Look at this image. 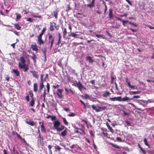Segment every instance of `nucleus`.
<instances>
[{"mask_svg":"<svg viewBox=\"0 0 154 154\" xmlns=\"http://www.w3.org/2000/svg\"><path fill=\"white\" fill-rule=\"evenodd\" d=\"M102 134L105 137H108V134L106 132H102Z\"/></svg>","mask_w":154,"mask_h":154,"instance_id":"nucleus-59","label":"nucleus"},{"mask_svg":"<svg viewBox=\"0 0 154 154\" xmlns=\"http://www.w3.org/2000/svg\"><path fill=\"white\" fill-rule=\"evenodd\" d=\"M89 133L91 135V136L92 137L94 136V134L93 133V131L92 130H91L89 131Z\"/></svg>","mask_w":154,"mask_h":154,"instance_id":"nucleus-52","label":"nucleus"},{"mask_svg":"<svg viewBox=\"0 0 154 154\" xmlns=\"http://www.w3.org/2000/svg\"><path fill=\"white\" fill-rule=\"evenodd\" d=\"M95 0H92L90 4H87V6L90 8L93 7L94 6Z\"/></svg>","mask_w":154,"mask_h":154,"instance_id":"nucleus-14","label":"nucleus"},{"mask_svg":"<svg viewBox=\"0 0 154 154\" xmlns=\"http://www.w3.org/2000/svg\"><path fill=\"white\" fill-rule=\"evenodd\" d=\"M67 135V131L66 129L64 130L61 133V135L63 137H64Z\"/></svg>","mask_w":154,"mask_h":154,"instance_id":"nucleus-28","label":"nucleus"},{"mask_svg":"<svg viewBox=\"0 0 154 154\" xmlns=\"http://www.w3.org/2000/svg\"><path fill=\"white\" fill-rule=\"evenodd\" d=\"M70 70V72L72 74H74L75 75H77V74L75 73V69H71Z\"/></svg>","mask_w":154,"mask_h":154,"instance_id":"nucleus-43","label":"nucleus"},{"mask_svg":"<svg viewBox=\"0 0 154 154\" xmlns=\"http://www.w3.org/2000/svg\"><path fill=\"white\" fill-rule=\"evenodd\" d=\"M15 28L17 30H20L21 29V27L19 23H16L14 25Z\"/></svg>","mask_w":154,"mask_h":154,"instance_id":"nucleus-26","label":"nucleus"},{"mask_svg":"<svg viewBox=\"0 0 154 154\" xmlns=\"http://www.w3.org/2000/svg\"><path fill=\"white\" fill-rule=\"evenodd\" d=\"M143 141L145 143V144L146 146H148L149 148H150V146L149 144L147 143V140L146 138H145L143 139Z\"/></svg>","mask_w":154,"mask_h":154,"instance_id":"nucleus-30","label":"nucleus"},{"mask_svg":"<svg viewBox=\"0 0 154 154\" xmlns=\"http://www.w3.org/2000/svg\"><path fill=\"white\" fill-rule=\"evenodd\" d=\"M46 88L47 89V93H48L49 92V90L50 88V85L49 83H47L46 85Z\"/></svg>","mask_w":154,"mask_h":154,"instance_id":"nucleus-37","label":"nucleus"},{"mask_svg":"<svg viewBox=\"0 0 154 154\" xmlns=\"http://www.w3.org/2000/svg\"><path fill=\"white\" fill-rule=\"evenodd\" d=\"M12 72H13L17 76H19L20 75V72L17 69H13Z\"/></svg>","mask_w":154,"mask_h":154,"instance_id":"nucleus-15","label":"nucleus"},{"mask_svg":"<svg viewBox=\"0 0 154 154\" xmlns=\"http://www.w3.org/2000/svg\"><path fill=\"white\" fill-rule=\"evenodd\" d=\"M108 128L109 129V131H110L112 133H113V132H114V130H113V129H112V128H111V127H110V126H109V127H108Z\"/></svg>","mask_w":154,"mask_h":154,"instance_id":"nucleus-48","label":"nucleus"},{"mask_svg":"<svg viewBox=\"0 0 154 154\" xmlns=\"http://www.w3.org/2000/svg\"><path fill=\"white\" fill-rule=\"evenodd\" d=\"M112 147H115L117 149H120V147L118 145H116L112 143Z\"/></svg>","mask_w":154,"mask_h":154,"instance_id":"nucleus-44","label":"nucleus"},{"mask_svg":"<svg viewBox=\"0 0 154 154\" xmlns=\"http://www.w3.org/2000/svg\"><path fill=\"white\" fill-rule=\"evenodd\" d=\"M61 42V40L58 39V42L56 43L55 45H59V44Z\"/></svg>","mask_w":154,"mask_h":154,"instance_id":"nucleus-60","label":"nucleus"},{"mask_svg":"<svg viewBox=\"0 0 154 154\" xmlns=\"http://www.w3.org/2000/svg\"><path fill=\"white\" fill-rule=\"evenodd\" d=\"M40 144L41 146H44L45 143L43 138L40 139Z\"/></svg>","mask_w":154,"mask_h":154,"instance_id":"nucleus-33","label":"nucleus"},{"mask_svg":"<svg viewBox=\"0 0 154 154\" xmlns=\"http://www.w3.org/2000/svg\"><path fill=\"white\" fill-rule=\"evenodd\" d=\"M29 69L28 64H27L26 66L24 68L23 72H26Z\"/></svg>","mask_w":154,"mask_h":154,"instance_id":"nucleus-41","label":"nucleus"},{"mask_svg":"<svg viewBox=\"0 0 154 154\" xmlns=\"http://www.w3.org/2000/svg\"><path fill=\"white\" fill-rule=\"evenodd\" d=\"M48 149L49 151L50 154H52V152L51 150L52 147L51 145H49L48 146Z\"/></svg>","mask_w":154,"mask_h":154,"instance_id":"nucleus-38","label":"nucleus"},{"mask_svg":"<svg viewBox=\"0 0 154 154\" xmlns=\"http://www.w3.org/2000/svg\"><path fill=\"white\" fill-rule=\"evenodd\" d=\"M121 96L117 97H110L109 100H110L115 101H117L120 102L121 100Z\"/></svg>","mask_w":154,"mask_h":154,"instance_id":"nucleus-10","label":"nucleus"},{"mask_svg":"<svg viewBox=\"0 0 154 154\" xmlns=\"http://www.w3.org/2000/svg\"><path fill=\"white\" fill-rule=\"evenodd\" d=\"M17 150L15 149V147H13V152L14 154H16V153H17Z\"/></svg>","mask_w":154,"mask_h":154,"instance_id":"nucleus-54","label":"nucleus"},{"mask_svg":"<svg viewBox=\"0 0 154 154\" xmlns=\"http://www.w3.org/2000/svg\"><path fill=\"white\" fill-rule=\"evenodd\" d=\"M125 123L127 124V125L130 126L131 125V124L130 122L128 120H126L125 121Z\"/></svg>","mask_w":154,"mask_h":154,"instance_id":"nucleus-49","label":"nucleus"},{"mask_svg":"<svg viewBox=\"0 0 154 154\" xmlns=\"http://www.w3.org/2000/svg\"><path fill=\"white\" fill-rule=\"evenodd\" d=\"M86 60H87L89 61L90 63H93L94 60L92 59L91 57L90 56H88L86 57Z\"/></svg>","mask_w":154,"mask_h":154,"instance_id":"nucleus-23","label":"nucleus"},{"mask_svg":"<svg viewBox=\"0 0 154 154\" xmlns=\"http://www.w3.org/2000/svg\"><path fill=\"white\" fill-rule=\"evenodd\" d=\"M5 80H6L8 82L9 81V76L7 75L5 77Z\"/></svg>","mask_w":154,"mask_h":154,"instance_id":"nucleus-58","label":"nucleus"},{"mask_svg":"<svg viewBox=\"0 0 154 154\" xmlns=\"http://www.w3.org/2000/svg\"><path fill=\"white\" fill-rule=\"evenodd\" d=\"M31 48L33 51H35L36 53L38 52L39 49L37 45L36 44L31 45Z\"/></svg>","mask_w":154,"mask_h":154,"instance_id":"nucleus-9","label":"nucleus"},{"mask_svg":"<svg viewBox=\"0 0 154 154\" xmlns=\"http://www.w3.org/2000/svg\"><path fill=\"white\" fill-rule=\"evenodd\" d=\"M78 35V34H77L73 32H71L70 34L69 35V36H72L75 38H77V36Z\"/></svg>","mask_w":154,"mask_h":154,"instance_id":"nucleus-27","label":"nucleus"},{"mask_svg":"<svg viewBox=\"0 0 154 154\" xmlns=\"http://www.w3.org/2000/svg\"><path fill=\"white\" fill-rule=\"evenodd\" d=\"M49 24H50V27H49V30L50 31H52L54 29L53 23L52 22H50Z\"/></svg>","mask_w":154,"mask_h":154,"instance_id":"nucleus-24","label":"nucleus"},{"mask_svg":"<svg viewBox=\"0 0 154 154\" xmlns=\"http://www.w3.org/2000/svg\"><path fill=\"white\" fill-rule=\"evenodd\" d=\"M60 87V86L58 85H53L52 87L54 88L55 89L58 88Z\"/></svg>","mask_w":154,"mask_h":154,"instance_id":"nucleus-63","label":"nucleus"},{"mask_svg":"<svg viewBox=\"0 0 154 154\" xmlns=\"http://www.w3.org/2000/svg\"><path fill=\"white\" fill-rule=\"evenodd\" d=\"M91 107L93 110H95L96 112H99L102 110L107 109V107L106 106H96L94 105H92Z\"/></svg>","mask_w":154,"mask_h":154,"instance_id":"nucleus-2","label":"nucleus"},{"mask_svg":"<svg viewBox=\"0 0 154 154\" xmlns=\"http://www.w3.org/2000/svg\"><path fill=\"white\" fill-rule=\"evenodd\" d=\"M41 131L42 132H43L44 133L46 132V130L45 129L43 124V122H42V124L41 125Z\"/></svg>","mask_w":154,"mask_h":154,"instance_id":"nucleus-21","label":"nucleus"},{"mask_svg":"<svg viewBox=\"0 0 154 154\" xmlns=\"http://www.w3.org/2000/svg\"><path fill=\"white\" fill-rule=\"evenodd\" d=\"M20 60L21 63H19L18 66L20 69H22L26 67L27 65L25 64L26 61L24 57L23 56L20 57Z\"/></svg>","mask_w":154,"mask_h":154,"instance_id":"nucleus-3","label":"nucleus"},{"mask_svg":"<svg viewBox=\"0 0 154 154\" xmlns=\"http://www.w3.org/2000/svg\"><path fill=\"white\" fill-rule=\"evenodd\" d=\"M48 45L49 46L50 49H51L53 43L54 41V37H53L51 35H50L48 36Z\"/></svg>","mask_w":154,"mask_h":154,"instance_id":"nucleus-4","label":"nucleus"},{"mask_svg":"<svg viewBox=\"0 0 154 154\" xmlns=\"http://www.w3.org/2000/svg\"><path fill=\"white\" fill-rule=\"evenodd\" d=\"M25 98L27 102H28L29 101V96L28 95H27L26 96Z\"/></svg>","mask_w":154,"mask_h":154,"instance_id":"nucleus-61","label":"nucleus"},{"mask_svg":"<svg viewBox=\"0 0 154 154\" xmlns=\"http://www.w3.org/2000/svg\"><path fill=\"white\" fill-rule=\"evenodd\" d=\"M43 75H42L41 76V83H40L39 85V91L40 92H41L43 88L44 87V85L43 84V82L42 81L43 80Z\"/></svg>","mask_w":154,"mask_h":154,"instance_id":"nucleus-6","label":"nucleus"},{"mask_svg":"<svg viewBox=\"0 0 154 154\" xmlns=\"http://www.w3.org/2000/svg\"><path fill=\"white\" fill-rule=\"evenodd\" d=\"M56 117L55 116H51V119L52 121L56 120Z\"/></svg>","mask_w":154,"mask_h":154,"instance_id":"nucleus-53","label":"nucleus"},{"mask_svg":"<svg viewBox=\"0 0 154 154\" xmlns=\"http://www.w3.org/2000/svg\"><path fill=\"white\" fill-rule=\"evenodd\" d=\"M67 30L66 29V28H65L64 29V31L63 32V35L64 36H66L67 34Z\"/></svg>","mask_w":154,"mask_h":154,"instance_id":"nucleus-55","label":"nucleus"},{"mask_svg":"<svg viewBox=\"0 0 154 154\" xmlns=\"http://www.w3.org/2000/svg\"><path fill=\"white\" fill-rule=\"evenodd\" d=\"M129 29L131 30L133 32H137V30L136 29H134L132 28H130Z\"/></svg>","mask_w":154,"mask_h":154,"instance_id":"nucleus-64","label":"nucleus"},{"mask_svg":"<svg viewBox=\"0 0 154 154\" xmlns=\"http://www.w3.org/2000/svg\"><path fill=\"white\" fill-rule=\"evenodd\" d=\"M80 101L84 105L83 109H86L87 108L86 104L82 100H80Z\"/></svg>","mask_w":154,"mask_h":154,"instance_id":"nucleus-42","label":"nucleus"},{"mask_svg":"<svg viewBox=\"0 0 154 154\" xmlns=\"http://www.w3.org/2000/svg\"><path fill=\"white\" fill-rule=\"evenodd\" d=\"M63 122L64 123V124L66 125H68L69 124L68 122H67V120H66V118H63Z\"/></svg>","mask_w":154,"mask_h":154,"instance_id":"nucleus-34","label":"nucleus"},{"mask_svg":"<svg viewBox=\"0 0 154 154\" xmlns=\"http://www.w3.org/2000/svg\"><path fill=\"white\" fill-rule=\"evenodd\" d=\"M110 94V93L109 91H106L103 93L102 96L103 97L106 98L108 96H109Z\"/></svg>","mask_w":154,"mask_h":154,"instance_id":"nucleus-16","label":"nucleus"},{"mask_svg":"<svg viewBox=\"0 0 154 154\" xmlns=\"http://www.w3.org/2000/svg\"><path fill=\"white\" fill-rule=\"evenodd\" d=\"M16 15V20H17L20 19L21 17V15L19 13H16L15 14Z\"/></svg>","mask_w":154,"mask_h":154,"instance_id":"nucleus-29","label":"nucleus"},{"mask_svg":"<svg viewBox=\"0 0 154 154\" xmlns=\"http://www.w3.org/2000/svg\"><path fill=\"white\" fill-rule=\"evenodd\" d=\"M16 134L17 136V137L20 138V139L22 140L24 142L26 145H28V144L26 142V141L24 139H23L22 137L19 134H18L17 133H16Z\"/></svg>","mask_w":154,"mask_h":154,"instance_id":"nucleus-22","label":"nucleus"},{"mask_svg":"<svg viewBox=\"0 0 154 154\" xmlns=\"http://www.w3.org/2000/svg\"><path fill=\"white\" fill-rule=\"evenodd\" d=\"M43 53L44 54V61L45 62L46 61L47 59H46V51L45 49L43 50Z\"/></svg>","mask_w":154,"mask_h":154,"instance_id":"nucleus-35","label":"nucleus"},{"mask_svg":"<svg viewBox=\"0 0 154 154\" xmlns=\"http://www.w3.org/2000/svg\"><path fill=\"white\" fill-rule=\"evenodd\" d=\"M121 100L120 102L121 101H129L130 100V99L127 97L125 96V97H123L122 98L121 96Z\"/></svg>","mask_w":154,"mask_h":154,"instance_id":"nucleus-13","label":"nucleus"},{"mask_svg":"<svg viewBox=\"0 0 154 154\" xmlns=\"http://www.w3.org/2000/svg\"><path fill=\"white\" fill-rule=\"evenodd\" d=\"M145 25L147 27H149L150 29H154V27H153L151 25H148L145 24Z\"/></svg>","mask_w":154,"mask_h":154,"instance_id":"nucleus-56","label":"nucleus"},{"mask_svg":"<svg viewBox=\"0 0 154 154\" xmlns=\"http://www.w3.org/2000/svg\"><path fill=\"white\" fill-rule=\"evenodd\" d=\"M75 115V114L74 113H72L71 114H68L67 115V116L69 117H73Z\"/></svg>","mask_w":154,"mask_h":154,"instance_id":"nucleus-47","label":"nucleus"},{"mask_svg":"<svg viewBox=\"0 0 154 154\" xmlns=\"http://www.w3.org/2000/svg\"><path fill=\"white\" fill-rule=\"evenodd\" d=\"M77 129L75 131V133H79L81 135H84L86 134L85 131L82 129L77 128Z\"/></svg>","mask_w":154,"mask_h":154,"instance_id":"nucleus-8","label":"nucleus"},{"mask_svg":"<svg viewBox=\"0 0 154 154\" xmlns=\"http://www.w3.org/2000/svg\"><path fill=\"white\" fill-rule=\"evenodd\" d=\"M46 28H43L41 32V33L44 34V33L45 32V31H46Z\"/></svg>","mask_w":154,"mask_h":154,"instance_id":"nucleus-57","label":"nucleus"},{"mask_svg":"<svg viewBox=\"0 0 154 154\" xmlns=\"http://www.w3.org/2000/svg\"><path fill=\"white\" fill-rule=\"evenodd\" d=\"M113 9L112 8H110L109 9V17L110 18L112 19L113 17Z\"/></svg>","mask_w":154,"mask_h":154,"instance_id":"nucleus-17","label":"nucleus"},{"mask_svg":"<svg viewBox=\"0 0 154 154\" xmlns=\"http://www.w3.org/2000/svg\"><path fill=\"white\" fill-rule=\"evenodd\" d=\"M54 148L56 151L57 150L59 152L60 151V149H61V148H60L59 146L57 145L56 144L55 145V146H54Z\"/></svg>","mask_w":154,"mask_h":154,"instance_id":"nucleus-32","label":"nucleus"},{"mask_svg":"<svg viewBox=\"0 0 154 154\" xmlns=\"http://www.w3.org/2000/svg\"><path fill=\"white\" fill-rule=\"evenodd\" d=\"M76 85H77L80 91H81L83 89H86V88L82 85L80 81H79L78 82H76Z\"/></svg>","mask_w":154,"mask_h":154,"instance_id":"nucleus-7","label":"nucleus"},{"mask_svg":"<svg viewBox=\"0 0 154 154\" xmlns=\"http://www.w3.org/2000/svg\"><path fill=\"white\" fill-rule=\"evenodd\" d=\"M84 97L85 99H87L89 98V96L88 94H84Z\"/></svg>","mask_w":154,"mask_h":154,"instance_id":"nucleus-51","label":"nucleus"},{"mask_svg":"<svg viewBox=\"0 0 154 154\" xmlns=\"http://www.w3.org/2000/svg\"><path fill=\"white\" fill-rule=\"evenodd\" d=\"M122 22L123 26H126V24L128 23V21L123 20H122Z\"/></svg>","mask_w":154,"mask_h":154,"instance_id":"nucleus-39","label":"nucleus"},{"mask_svg":"<svg viewBox=\"0 0 154 154\" xmlns=\"http://www.w3.org/2000/svg\"><path fill=\"white\" fill-rule=\"evenodd\" d=\"M38 84L37 83H35L33 84V90L35 92H36L38 89Z\"/></svg>","mask_w":154,"mask_h":154,"instance_id":"nucleus-19","label":"nucleus"},{"mask_svg":"<svg viewBox=\"0 0 154 154\" xmlns=\"http://www.w3.org/2000/svg\"><path fill=\"white\" fill-rule=\"evenodd\" d=\"M34 102L35 100L34 99V98H32V100L29 103L30 106H33L35 103Z\"/></svg>","mask_w":154,"mask_h":154,"instance_id":"nucleus-31","label":"nucleus"},{"mask_svg":"<svg viewBox=\"0 0 154 154\" xmlns=\"http://www.w3.org/2000/svg\"><path fill=\"white\" fill-rule=\"evenodd\" d=\"M29 94L30 95V97L32 98H33V94L32 91L31 90L29 91Z\"/></svg>","mask_w":154,"mask_h":154,"instance_id":"nucleus-40","label":"nucleus"},{"mask_svg":"<svg viewBox=\"0 0 154 154\" xmlns=\"http://www.w3.org/2000/svg\"><path fill=\"white\" fill-rule=\"evenodd\" d=\"M54 17L55 18H57V17L58 13L57 11H54Z\"/></svg>","mask_w":154,"mask_h":154,"instance_id":"nucleus-45","label":"nucleus"},{"mask_svg":"<svg viewBox=\"0 0 154 154\" xmlns=\"http://www.w3.org/2000/svg\"><path fill=\"white\" fill-rule=\"evenodd\" d=\"M26 20L28 21H29V22H30L32 23V22H33V20L30 17H29V18H27Z\"/></svg>","mask_w":154,"mask_h":154,"instance_id":"nucleus-50","label":"nucleus"},{"mask_svg":"<svg viewBox=\"0 0 154 154\" xmlns=\"http://www.w3.org/2000/svg\"><path fill=\"white\" fill-rule=\"evenodd\" d=\"M25 122L26 124H28L29 125H30L31 126H33L35 125L34 122L33 121H31L30 120H29V121H26Z\"/></svg>","mask_w":154,"mask_h":154,"instance_id":"nucleus-20","label":"nucleus"},{"mask_svg":"<svg viewBox=\"0 0 154 154\" xmlns=\"http://www.w3.org/2000/svg\"><path fill=\"white\" fill-rule=\"evenodd\" d=\"M30 72L32 74L33 77L35 78L36 79H38L39 76L37 74L38 72H37L34 71H30Z\"/></svg>","mask_w":154,"mask_h":154,"instance_id":"nucleus-11","label":"nucleus"},{"mask_svg":"<svg viewBox=\"0 0 154 154\" xmlns=\"http://www.w3.org/2000/svg\"><path fill=\"white\" fill-rule=\"evenodd\" d=\"M138 146L139 148L140 149V150L142 151V152L143 153V154H146V151L145 150L142 148L139 143H138Z\"/></svg>","mask_w":154,"mask_h":154,"instance_id":"nucleus-25","label":"nucleus"},{"mask_svg":"<svg viewBox=\"0 0 154 154\" xmlns=\"http://www.w3.org/2000/svg\"><path fill=\"white\" fill-rule=\"evenodd\" d=\"M37 43L38 45H41L44 44V41L42 40V38H38Z\"/></svg>","mask_w":154,"mask_h":154,"instance_id":"nucleus-12","label":"nucleus"},{"mask_svg":"<svg viewBox=\"0 0 154 154\" xmlns=\"http://www.w3.org/2000/svg\"><path fill=\"white\" fill-rule=\"evenodd\" d=\"M57 91V92H56V94L58 96V97L60 99L62 98L63 97L62 94L63 90L62 89H58Z\"/></svg>","mask_w":154,"mask_h":154,"instance_id":"nucleus-5","label":"nucleus"},{"mask_svg":"<svg viewBox=\"0 0 154 154\" xmlns=\"http://www.w3.org/2000/svg\"><path fill=\"white\" fill-rule=\"evenodd\" d=\"M53 126L54 129L57 131H60L63 130L65 127L63 125H61L60 121L58 120L53 122Z\"/></svg>","mask_w":154,"mask_h":154,"instance_id":"nucleus-1","label":"nucleus"},{"mask_svg":"<svg viewBox=\"0 0 154 154\" xmlns=\"http://www.w3.org/2000/svg\"><path fill=\"white\" fill-rule=\"evenodd\" d=\"M96 37L98 38H100V37H102V38L104 39L105 38L103 36V35H96Z\"/></svg>","mask_w":154,"mask_h":154,"instance_id":"nucleus-46","label":"nucleus"},{"mask_svg":"<svg viewBox=\"0 0 154 154\" xmlns=\"http://www.w3.org/2000/svg\"><path fill=\"white\" fill-rule=\"evenodd\" d=\"M32 16L35 18H41V16H37V15H32Z\"/></svg>","mask_w":154,"mask_h":154,"instance_id":"nucleus-62","label":"nucleus"},{"mask_svg":"<svg viewBox=\"0 0 154 154\" xmlns=\"http://www.w3.org/2000/svg\"><path fill=\"white\" fill-rule=\"evenodd\" d=\"M131 93H132L133 94H139L140 93V91H130V94H131Z\"/></svg>","mask_w":154,"mask_h":154,"instance_id":"nucleus-36","label":"nucleus"},{"mask_svg":"<svg viewBox=\"0 0 154 154\" xmlns=\"http://www.w3.org/2000/svg\"><path fill=\"white\" fill-rule=\"evenodd\" d=\"M31 57L32 58V59L33 60V63H34L35 64V63L36 62V59L37 58V57L36 56L35 54L33 53L32 54V55L31 56Z\"/></svg>","mask_w":154,"mask_h":154,"instance_id":"nucleus-18","label":"nucleus"}]
</instances>
